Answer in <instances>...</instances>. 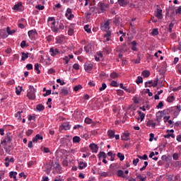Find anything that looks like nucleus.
I'll list each match as a JSON object with an SVG mask.
<instances>
[{"label": "nucleus", "mask_w": 181, "mask_h": 181, "mask_svg": "<svg viewBox=\"0 0 181 181\" xmlns=\"http://www.w3.org/2000/svg\"><path fill=\"white\" fill-rule=\"evenodd\" d=\"M101 30L106 32V34L104 35V37L106 38V42H110V40H111V30H110V20L106 21L104 24L101 25Z\"/></svg>", "instance_id": "obj_1"}, {"label": "nucleus", "mask_w": 181, "mask_h": 181, "mask_svg": "<svg viewBox=\"0 0 181 181\" xmlns=\"http://www.w3.org/2000/svg\"><path fill=\"white\" fill-rule=\"evenodd\" d=\"M47 23H49V25H51V30L54 33H59V28L56 27V20L54 19V17H49L47 19Z\"/></svg>", "instance_id": "obj_2"}, {"label": "nucleus", "mask_w": 181, "mask_h": 181, "mask_svg": "<svg viewBox=\"0 0 181 181\" xmlns=\"http://www.w3.org/2000/svg\"><path fill=\"white\" fill-rule=\"evenodd\" d=\"M29 88L30 91L28 92L27 97L29 100H35V98H36V89H35L33 86H30Z\"/></svg>", "instance_id": "obj_3"}, {"label": "nucleus", "mask_w": 181, "mask_h": 181, "mask_svg": "<svg viewBox=\"0 0 181 181\" xmlns=\"http://www.w3.org/2000/svg\"><path fill=\"white\" fill-rule=\"evenodd\" d=\"M12 142V136H11V133H8L6 134L5 138L4 139L3 141H1V145H8V144H11Z\"/></svg>", "instance_id": "obj_4"}, {"label": "nucleus", "mask_w": 181, "mask_h": 181, "mask_svg": "<svg viewBox=\"0 0 181 181\" xmlns=\"http://www.w3.org/2000/svg\"><path fill=\"white\" fill-rule=\"evenodd\" d=\"M13 9L14 11H18V12L23 11V5H22V2L19 1L18 4H15Z\"/></svg>", "instance_id": "obj_5"}, {"label": "nucleus", "mask_w": 181, "mask_h": 181, "mask_svg": "<svg viewBox=\"0 0 181 181\" xmlns=\"http://www.w3.org/2000/svg\"><path fill=\"white\" fill-rule=\"evenodd\" d=\"M155 16L156 18H158V19H162L163 18L162 15V9H160L159 6H157V10L155 11Z\"/></svg>", "instance_id": "obj_6"}, {"label": "nucleus", "mask_w": 181, "mask_h": 181, "mask_svg": "<svg viewBox=\"0 0 181 181\" xmlns=\"http://www.w3.org/2000/svg\"><path fill=\"white\" fill-rule=\"evenodd\" d=\"M65 16H66V18H67V19L69 21H71V19H73V18H74V15L71 13V8H68L66 9Z\"/></svg>", "instance_id": "obj_7"}, {"label": "nucleus", "mask_w": 181, "mask_h": 181, "mask_svg": "<svg viewBox=\"0 0 181 181\" xmlns=\"http://www.w3.org/2000/svg\"><path fill=\"white\" fill-rule=\"evenodd\" d=\"M49 53H51V56L52 57H54L55 56H57V54H60V50L57 48L51 47L49 49Z\"/></svg>", "instance_id": "obj_8"}, {"label": "nucleus", "mask_w": 181, "mask_h": 181, "mask_svg": "<svg viewBox=\"0 0 181 181\" xmlns=\"http://www.w3.org/2000/svg\"><path fill=\"white\" fill-rule=\"evenodd\" d=\"M89 148L92 150L93 153H97V152H98V146L95 144H90Z\"/></svg>", "instance_id": "obj_9"}, {"label": "nucleus", "mask_w": 181, "mask_h": 181, "mask_svg": "<svg viewBox=\"0 0 181 181\" xmlns=\"http://www.w3.org/2000/svg\"><path fill=\"white\" fill-rule=\"evenodd\" d=\"M37 141H43V136L37 134L33 139V142H37Z\"/></svg>", "instance_id": "obj_10"}, {"label": "nucleus", "mask_w": 181, "mask_h": 181, "mask_svg": "<svg viewBox=\"0 0 181 181\" xmlns=\"http://www.w3.org/2000/svg\"><path fill=\"white\" fill-rule=\"evenodd\" d=\"M117 2L120 6H127L129 4L128 0H117Z\"/></svg>", "instance_id": "obj_11"}, {"label": "nucleus", "mask_w": 181, "mask_h": 181, "mask_svg": "<svg viewBox=\"0 0 181 181\" xmlns=\"http://www.w3.org/2000/svg\"><path fill=\"white\" fill-rule=\"evenodd\" d=\"M137 112L139 115V117L137 118V120L139 121V119H141L140 122H142L145 119V114L141 112V110H138Z\"/></svg>", "instance_id": "obj_12"}, {"label": "nucleus", "mask_w": 181, "mask_h": 181, "mask_svg": "<svg viewBox=\"0 0 181 181\" xmlns=\"http://www.w3.org/2000/svg\"><path fill=\"white\" fill-rule=\"evenodd\" d=\"M146 127H151V128H155L156 127V123L153 120L150 119L146 122Z\"/></svg>", "instance_id": "obj_13"}, {"label": "nucleus", "mask_w": 181, "mask_h": 181, "mask_svg": "<svg viewBox=\"0 0 181 181\" xmlns=\"http://www.w3.org/2000/svg\"><path fill=\"white\" fill-rule=\"evenodd\" d=\"M98 159H100V160H101L102 158L103 159H106L107 158V154L104 151H100V152H99V153L98 155Z\"/></svg>", "instance_id": "obj_14"}, {"label": "nucleus", "mask_w": 181, "mask_h": 181, "mask_svg": "<svg viewBox=\"0 0 181 181\" xmlns=\"http://www.w3.org/2000/svg\"><path fill=\"white\" fill-rule=\"evenodd\" d=\"M99 6H100L101 11H103L104 12V11H107V8H108V4H105V3H100Z\"/></svg>", "instance_id": "obj_15"}, {"label": "nucleus", "mask_w": 181, "mask_h": 181, "mask_svg": "<svg viewBox=\"0 0 181 181\" xmlns=\"http://www.w3.org/2000/svg\"><path fill=\"white\" fill-rule=\"evenodd\" d=\"M121 138L122 141H129V133H124Z\"/></svg>", "instance_id": "obj_16"}, {"label": "nucleus", "mask_w": 181, "mask_h": 181, "mask_svg": "<svg viewBox=\"0 0 181 181\" xmlns=\"http://www.w3.org/2000/svg\"><path fill=\"white\" fill-rule=\"evenodd\" d=\"M85 70H86V71H87V73H90V71H91V70H93V64H88L85 65Z\"/></svg>", "instance_id": "obj_17"}, {"label": "nucleus", "mask_w": 181, "mask_h": 181, "mask_svg": "<svg viewBox=\"0 0 181 181\" xmlns=\"http://www.w3.org/2000/svg\"><path fill=\"white\" fill-rule=\"evenodd\" d=\"M22 57H21V61L25 62V59H28L29 57V52L25 53V52H21Z\"/></svg>", "instance_id": "obj_18"}, {"label": "nucleus", "mask_w": 181, "mask_h": 181, "mask_svg": "<svg viewBox=\"0 0 181 181\" xmlns=\"http://www.w3.org/2000/svg\"><path fill=\"white\" fill-rule=\"evenodd\" d=\"M36 110L40 112L45 110V105L42 104H38L36 106Z\"/></svg>", "instance_id": "obj_19"}, {"label": "nucleus", "mask_w": 181, "mask_h": 181, "mask_svg": "<svg viewBox=\"0 0 181 181\" xmlns=\"http://www.w3.org/2000/svg\"><path fill=\"white\" fill-rule=\"evenodd\" d=\"M141 74L145 78H148L151 76V72L149 71H143Z\"/></svg>", "instance_id": "obj_20"}, {"label": "nucleus", "mask_w": 181, "mask_h": 181, "mask_svg": "<svg viewBox=\"0 0 181 181\" xmlns=\"http://www.w3.org/2000/svg\"><path fill=\"white\" fill-rule=\"evenodd\" d=\"M108 136L109 137L112 139V138H114L115 136V132H114L113 130H109L107 132Z\"/></svg>", "instance_id": "obj_21"}, {"label": "nucleus", "mask_w": 181, "mask_h": 181, "mask_svg": "<svg viewBox=\"0 0 181 181\" xmlns=\"http://www.w3.org/2000/svg\"><path fill=\"white\" fill-rule=\"evenodd\" d=\"M61 95H67L69 94V90L66 88H62L60 90Z\"/></svg>", "instance_id": "obj_22"}, {"label": "nucleus", "mask_w": 181, "mask_h": 181, "mask_svg": "<svg viewBox=\"0 0 181 181\" xmlns=\"http://www.w3.org/2000/svg\"><path fill=\"white\" fill-rule=\"evenodd\" d=\"M18 175V173L17 172H13V171H11L9 173V176L10 177H13V179H14V180H16V175Z\"/></svg>", "instance_id": "obj_23"}, {"label": "nucleus", "mask_w": 181, "mask_h": 181, "mask_svg": "<svg viewBox=\"0 0 181 181\" xmlns=\"http://www.w3.org/2000/svg\"><path fill=\"white\" fill-rule=\"evenodd\" d=\"M28 35L29 37H33L35 36V35H36V30H29L28 33Z\"/></svg>", "instance_id": "obj_24"}, {"label": "nucleus", "mask_w": 181, "mask_h": 181, "mask_svg": "<svg viewBox=\"0 0 181 181\" xmlns=\"http://www.w3.org/2000/svg\"><path fill=\"white\" fill-rule=\"evenodd\" d=\"M132 49L134 52H136V50H138V49L136 48V45H138V43H136V41H132Z\"/></svg>", "instance_id": "obj_25"}, {"label": "nucleus", "mask_w": 181, "mask_h": 181, "mask_svg": "<svg viewBox=\"0 0 181 181\" xmlns=\"http://www.w3.org/2000/svg\"><path fill=\"white\" fill-rule=\"evenodd\" d=\"M81 141V139H80V136H75L73 137V143L74 144H78Z\"/></svg>", "instance_id": "obj_26"}, {"label": "nucleus", "mask_w": 181, "mask_h": 181, "mask_svg": "<svg viewBox=\"0 0 181 181\" xmlns=\"http://www.w3.org/2000/svg\"><path fill=\"white\" fill-rule=\"evenodd\" d=\"M113 23H115V25H116V26H119V17L116 16L114 20H113Z\"/></svg>", "instance_id": "obj_27"}, {"label": "nucleus", "mask_w": 181, "mask_h": 181, "mask_svg": "<svg viewBox=\"0 0 181 181\" xmlns=\"http://www.w3.org/2000/svg\"><path fill=\"white\" fill-rule=\"evenodd\" d=\"M84 168H87V163L80 161L79 162V168L80 169H84Z\"/></svg>", "instance_id": "obj_28"}, {"label": "nucleus", "mask_w": 181, "mask_h": 181, "mask_svg": "<svg viewBox=\"0 0 181 181\" xmlns=\"http://www.w3.org/2000/svg\"><path fill=\"white\" fill-rule=\"evenodd\" d=\"M151 34L152 35V36H158V35H159V31L158 28L153 29Z\"/></svg>", "instance_id": "obj_29"}, {"label": "nucleus", "mask_w": 181, "mask_h": 181, "mask_svg": "<svg viewBox=\"0 0 181 181\" xmlns=\"http://www.w3.org/2000/svg\"><path fill=\"white\" fill-rule=\"evenodd\" d=\"M117 158H119V160H121V162H122V160H124V159H125V156H124V154L121 153H117Z\"/></svg>", "instance_id": "obj_30"}, {"label": "nucleus", "mask_w": 181, "mask_h": 181, "mask_svg": "<svg viewBox=\"0 0 181 181\" xmlns=\"http://www.w3.org/2000/svg\"><path fill=\"white\" fill-rule=\"evenodd\" d=\"M136 84H141V83H144V78L142 76H138L136 80Z\"/></svg>", "instance_id": "obj_31"}, {"label": "nucleus", "mask_w": 181, "mask_h": 181, "mask_svg": "<svg viewBox=\"0 0 181 181\" xmlns=\"http://www.w3.org/2000/svg\"><path fill=\"white\" fill-rule=\"evenodd\" d=\"M41 151H42V152H44V153H50V149H49V148L47 147H41Z\"/></svg>", "instance_id": "obj_32"}, {"label": "nucleus", "mask_w": 181, "mask_h": 181, "mask_svg": "<svg viewBox=\"0 0 181 181\" xmlns=\"http://www.w3.org/2000/svg\"><path fill=\"white\" fill-rule=\"evenodd\" d=\"M117 176L118 177H125V176H124V171L122 170H117Z\"/></svg>", "instance_id": "obj_33"}, {"label": "nucleus", "mask_w": 181, "mask_h": 181, "mask_svg": "<svg viewBox=\"0 0 181 181\" xmlns=\"http://www.w3.org/2000/svg\"><path fill=\"white\" fill-rule=\"evenodd\" d=\"M152 84H153V81H148L145 83V87H153Z\"/></svg>", "instance_id": "obj_34"}, {"label": "nucleus", "mask_w": 181, "mask_h": 181, "mask_svg": "<svg viewBox=\"0 0 181 181\" xmlns=\"http://www.w3.org/2000/svg\"><path fill=\"white\" fill-rule=\"evenodd\" d=\"M175 101V97L173 95L168 96L167 98L168 103H173Z\"/></svg>", "instance_id": "obj_35"}, {"label": "nucleus", "mask_w": 181, "mask_h": 181, "mask_svg": "<svg viewBox=\"0 0 181 181\" xmlns=\"http://www.w3.org/2000/svg\"><path fill=\"white\" fill-rule=\"evenodd\" d=\"M158 81H159V78H156L151 86H153V87L155 88V87H156V86H158Z\"/></svg>", "instance_id": "obj_36"}, {"label": "nucleus", "mask_w": 181, "mask_h": 181, "mask_svg": "<svg viewBox=\"0 0 181 181\" xmlns=\"http://www.w3.org/2000/svg\"><path fill=\"white\" fill-rule=\"evenodd\" d=\"M18 88H16V93L17 94V95H21V93L22 92V86H18Z\"/></svg>", "instance_id": "obj_37"}, {"label": "nucleus", "mask_w": 181, "mask_h": 181, "mask_svg": "<svg viewBox=\"0 0 181 181\" xmlns=\"http://www.w3.org/2000/svg\"><path fill=\"white\" fill-rule=\"evenodd\" d=\"M118 76L119 75L116 72H112L110 74L111 78H118Z\"/></svg>", "instance_id": "obj_38"}, {"label": "nucleus", "mask_w": 181, "mask_h": 181, "mask_svg": "<svg viewBox=\"0 0 181 181\" xmlns=\"http://www.w3.org/2000/svg\"><path fill=\"white\" fill-rule=\"evenodd\" d=\"M84 30L87 33H91V29H90V25H86L84 26Z\"/></svg>", "instance_id": "obj_39"}, {"label": "nucleus", "mask_w": 181, "mask_h": 181, "mask_svg": "<svg viewBox=\"0 0 181 181\" xmlns=\"http://www.w3.org/2000/svg\"><path fill=\"white\" fill-rule=\"evenodd\" d=\"M35 70L37 71V74H40V69H39V64H35Z\"/></svg>", "instance_id": "obj_40"}, {"label": "nucleus", "mask_w": 181, "mask_h": 181, "mask_svg": "<svg viewBox=\"0 0 181 181\" xmlns=\"http://www.w3.org/2000/svg\"><path fill=\"white\" fill-rule=\"evenodd\" d=\"M74 34V29H73V28H70L69 30H68V35L69 36H73Z\"/></svg>", "instance_id": "obj_41"}, {"label": "nucleus", "mask_w": 181, "mask_h": 181, "mask_svg": "<svg viewBox=\"0 0 181 181\" xmlns=\"http://www.w3.org/2000/svg\"><path fill=\"white\" fill-rule=\"evenodd\" d=\"M106 88H107V84H105V83H103L102 84V87L99 88V91H104V90H105Z\"/></svg>", "instance_id": "obj_42"}, {"label": "nucleus", "mask_w": 181, "mask_h": 181, "mask_svg": "<svg viewBox=\"0 0 181 181\" xmlns=\"http://www.w3.org/2000/svg\"><path fill=\"white\" fill-rule=\"evenodd\" d=\"M62 127L65 131H69V129H70V125L69 124H63Z\"/></svg>", "instance_id": "obj_43"}, {"label": "nucleus", "mask_w": 181, "mask_h": 181, "mask_svg": "<svg viewBox=\"0 0 181 181\" xmlns=\"http://www.w3.org/2000/svg\"><path fill=\"white\" fill-rule=\"evenodd\" d=\"M138 158H139V159H143L144 160H148V156L146 154H144L143 156H138Z\"/></svg>", "instance_id": "obj_44"}, {"label": "nucleus", "mask_w": 181, "mask_h": 181, "mask_svg": "<svg viewBox=\"0 0 181 181\" xmlns=\"http://www.w3.org/2000/svg\"><path fill=\"white\" fill-rule=\"evenodd\" d=\"M58 25L59 26L57 27L58 29V32L59 29H61V30H63V29H64V25L62 23H59Z\"/></svg>", "instance_id": "obj_45"}, {"label": "nucleus", "mask_w": 181, "mask_h": 181, "mask_svg": "<svg viewBox=\"0 0 181 181\" xmlns=\"http://www.w3.org/2000/svg\"><path fill=\"white\" fill-rule=\"evenodd\" d=\"M35 8L36 9H39V11H43L45 9V6L38 4L37 6H35Z\"/></svg>", "instance_id": "obj_46"}, {"label": "nucleus", "mask_w": 181, "mask_h": 181, "mask_svg": "<svg viewBox=\"0 0 181 181\" xmlns=\"http://www.w3.org/2000/svg\"><path fill=\"white\" fill-rule=\"evenodd\" d=\"M21 114H22V112L18 111L15 115L16 118H18V119H22V117H21Z\"/></svg>", "instance_id": "obj_47"}, {"label": "nucleus", "mask_w": 181, "mask_h": 181, "mask_svg": "<svg viewBox=\"0 0 181 181\" xmlns=\"http://www.w3.org/2000/svg\"><path fill=\"white\" fill-rule=\"evenodd\" d=\"M176 15H181V6H178L177 9H175Z\"/></svg>", "instance_id": "obj_48"}, {"label": "nucleus", "mask_w": 181, "mask_h": 181, "mask_svg": "<svg viewBox=\"0 0 181 181\" xmlns=\"http://www.w3.org/2000/svg\"><path fill=\"white\" fill-rule=\"evenodd\" d=\"M85 123L86 124H93V119L88 118V117H86L85 119Z\"/></svg>", "instance_id": "obj_49"}, {"label": "nucleus", "mask_w": 181, "mask_h": 181, "mask_svg": "<svg viewBox=\"0 0 181 181\" xmlns=\"http://www.w3.org/2000/svg\"><path fill=\"white\" fill-rule=\"evenodd\" d=\"M50 94H52V90H47L45 93H43V97H47V95H50Z\"/></svg>", "instance_id": "obj_50"}, {"label": "nucleus", "mask_w": 181, "mask_h": 181, "mask_svg": "<svg viewBox=\"0 0 181 181\" xmlns=\"http://www.w3.org/2000/svg\"><path fill=\"white\" fill-rule=\"evenodd\" d=\"M136 177L137 179H139V181H145L146 180V177H144L141 175H138Z\"/></svg>", "instance_id": "obj_51"}, {"label": "nucleus", "mask_w": 181, "mask_h": 181, "mask_svg": "<svg viewBox=\"0 0 181 181\" xmlns=\"http://www.w3.org/2000/svg\"><path fill=\"white\" fill-rule=\"evenodd\" d=\"M110 86L112 87H118V83H117V81H112L111 83H110Z\"/></svg>", "instance_id": "obj_52"}, {"label": "nucleus", "mask_w": 181, "mask_h": 181, "mask_svg": "<svg viewBox=\"0 0 181 181\" xmlns=\"http://www.w3.org/2000/svg\"><path fill=\"white\" fill-rule=\"evenodd\" d=\"M57 83H59L61 86H64V84H66V82L62 81L60 78L57 79Z\"/></svg>", "instance_id": "obj_53"}, {"label": "nucleus", "mask_w": 181, "mask_h": 181, "mask_svg": "<svg viewBox=\"0 0 181 181\" xmlns=\"http://www.w3.org/2000/svg\"><path fill=\"white\" fill-rule=\"evenodd\" d=\"M173 159H174V160H177V159H179V154H177V153H175L173 155Z\"/></svg>", "instance_id": "obj_54"}, {"label": "nucleus", "mask_w": 181, "mask_h": 181, "mask_svg": "<svg viewBox=\"0 0 181 181\" xmlns=\"http://www.w3.org/2000/svg\"><path fill=\"white\" fill-rule=\"evenodd\" d=\"M82 88L81 85H78L74 86V91H78V90H81Z\"/></svg>", "instance_id": "obj_55"}, {"label": "nucleus", "mask_w": 181, "mask_h": 181, "mask_svg": "<svg viewBox=\"0 0 181 181\" xmlns=\"http://www.w3.org/2000/svg\"><path fill=\"white\" fill-rule=\"evenodd\" d=\"M27 70H33V65L32 64H28L26 65Z\"/></svg>", "instance_id": "obj_56"}, {"label": "nucleus", "mask_w": 181, "mask_h": 181, "mask_svg": "<svg viewBox=\"0 0 181 181\" xmlns=\"http://www.w3.org/2000/svg\"><path fill=\"white\" fill-rule=\"evenodd\" d=\"M21 47L22 49H25V47H26V41L23 40L21 43Z\"/></svg>", "instance_id": "obj_57"}, {"label": "nucleus", "mask_w": 181, "mask_h": 181, "mask_svg": "<svg viewBox=\"0 0 181 181\" xmlns=\"http://www.w3.org/2000/svg\"><path fill=\"white\" fill-rule=\"evenodd\" d=\"M32 134H33V129H28L26 132L27 136H30L32 135Z\"/></svg>", "instance_id": "obj_58"}, {"label": "nucleus", "mask_w": 181, "mask_h": 181, "mask_svg": "<svg viewBox=\"0 0 181 181\" xmlns=\"http://www.w3.org/2000/svg\"><path fill=\"white\" fill-rule=\"evenodd\" d=\"M98 175H100V176H103V177H107V176H108V173H99Z\"/></svg>", "instance_id": "obj_59"}, {"label": "nucleus", "mask_w": 181, "mask_h": 181, "mask_svg": "<svg viewBox=\"0 0 181 181\" xmlns=\"http://www.w3.org/2000/svg\"><path fill=\"white\" fill-rule=\"evenodd\" d=\"M73 69H74V70H80V65H78V64H74L73 65Z\"/></svg>", "instance_id": "obj_60"}, {"label": "nucleus", "mask_w": 181, "mask_h": 181, "mask_svg": "<svg viewBox=\"0 0 181 181\" xmlns=\"http://www.w3.org/2000/svg\"><path fill=\"white\" fill-rule=\"evenodd\" d=\"M90 46L86 45L84 47V52H86L87 53H90Z\"/></svg>", "instance_id": "obj_61"}, {"label": "nucleus", "mask_w": 181, "mask_h": 181, "mask_svg": "<svg viewBox=\"0 0 181 181\" xmlns=\"http://www.w3.org/2000/svg\"><path fill=\"white\" fill-rule=\"evenodd\" d=\"M63 60L65 61V64H69V62H70V59H69V57H67V56H65V57L63 58Z\"/></svg>", "instance_id": "obj_62"}, {"label": "nucleus", "mask_w": 181, "mask_h": 181, "mask_svg": "<svg viewBox=\"0 0 181 181\" xmlns=\"http://www.w3.org/2000/svg\"><path fill=\"white\" fill-rule=\"evenodd\" d=\"M163 107V102H160L158 105L156 106V108L159 110V108H162Z\"/></svg>", "instance_id": "obj_63"}, {"label": "nucleus", "mask_w": 181, "mask_h": 181, "mask_svg": "<svg viewBox=\"0 0 181 181\" xmlns=\"http://www.w3.org/2000/svg\"><path fill=\"white\" fill-rule=\"evenodd\" d=\"M177 72L179 73V74H181V64H178Z\"/></svg>", "instance_id": "obj_64"}]
</instances>
